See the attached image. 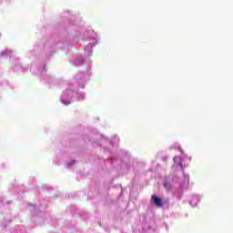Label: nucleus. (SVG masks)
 Wrapping results in <instances>:
<instances>
[{
    "label": "nucleus",
    "mask_w": 233,
    "mask_h": 233,
    "mask_svg": "<svg viewBox=\"0 0 233 233\" xmlns=\"http://www.w3.org/2000/svg\"><path fill=\"white\" fill-rule=\"evenodd\" d=\"M90 77V73L80 72L75 76L74 82L68 85V87L64 90L60 96V103L62 105H72L74 101H85L86 94L78 88H85L86 81Z\"/></svg>",
    "instance_id": "nucleus-1"
},
{
    "label": "nucleus",
    "mask_w": 233,
    "mask_h": 233,
    "mask_svg": "<svg viewBox=\"0 0 233 233\" xmlns=\"http://www.w3.org/2000/svg\"><path fill=\"white\" fill-rule=\"evenodd\" d=\"M183 174V179H179L177 177H174L173 178H166L164 180V187L166 190H172L173 188H187L190 183V177L185 173Z\"/></svg>",
    "instance_id": "nucleus-2"
},
{
    "label": "nucleus",
    "mask_w": 233,
    "mask_h": 233,
    "mask_svg": "<svg viewBox=\"0 0 233 233\" xmlns=\"http://www.w3.org/2000/svg\"><path fill=\"white\" fill-rule=\"evenodd\" d=\"M181 156H176L173 158L174 165L173 167H177L178 170H184L185 167H187V161L190 163L192 160V157H188L187 155H185L182 149H180Z\"/></svg>",
    "instance_id": "nucleus-3"
},
{
    "label": "nucleus",
    "mask_w": 233,
    "mask_h": 233,
    "mask_svg": "<svg viewBox=\"0 0 233 233\" xmlns=\"http://www.w3.org/2000/svg\"><path fill=\"white\" fill-rule=\"evenodd\" d=\"M38 74L40 76V81L46 85H49V86L56 85V79H54L52 76L46 74L45 64L38 68Z\"/></svg>",
    "instance_id": "nucleus-4"
},
{
    "label": "nucleus",
    "mask_w": 233,
    "mask_h": 233,
    "mask_svg": "<svg viewBox=\"0 0 233 233\" xmlns=\"http://www.w3.org/2000/svg\"><path fill=\"white\" fill-rule=\"evenodd\" d=\"M88 45L84 48L86 56L90 57L92 56V48L97 45V35L95 32H91V35L88 37Z\"/></svg>",
    "instance_id": "nucleus-5"
},
{
    "label": "nucleus",
    "mask_w": 233,
    "mask_h": 233,
    "mask_svg": "<svg viewBox=\"0 0 233 233\" xmlns=\"http://www.w3.org/2000/svg\"><path fill=\"white\" fill-rule=\"evenodd\" d=\"M41 52H44L46 56H52L56 52V46L51 42H46L41 47Z\"/></svg>",
    "instance_id": "nucleus-6"
},
{
    "label": "nucleus",
    "mask_w": 233,
    "mask_h": 233,
    "mask_svg": "<svg viewBox=\"0 0 233 233\" xmlns=\"http://www.w3.org/2000/svg\"><path fill=\"white\" fill-rule=\"evenodd\" d=\"M150 203H151V205H155V207H157V208H161V207H163V205H165V203H168V199H167L166 201H163V199H161V198L157 197V195H152Z\"/></svg>",
    "instance_id": "nucleus-7"
},
{
    "label": "nucleus",
    "mask_w": 233,
    "mask_h": 233,
    "mask_svg": "<svg viewBox=\"0 0 233 233\" xmlns=\"http://www.w3.org/2000/svg\"><path fill=\"white\" fill-rule=\"evenodd\" d=\"M201 201V195H192L189 199V205L191 207H198Z\"/></svg>",
    "instance_id": "nucleus-8"
},
{
    "label": "nucleus",
    "mask_w": 233,
    "mask_h": 233,
    "mask_svg": "<svg viewBox=\"0 0 233 233\" xmlns=\"http://www.w3.org/2000/svg\"><path fill=\"white\" fill-rule=\"evenodd\" d=\"M11 63L13 65V70L15 72H25V68L21 66V64H19V61L17 59L11 60Z\"/></svg>",
    "instance_id": "nucleus-9"
},
{
    "label": "nucleus",
    "mask_w": 233,
    "mask_h": 233,
    "mask_svg": "<svg viewBox=\"0 0 233 233\" xmlns=\"http://www.w3.org/2000/svg\"><path fill=\"white\" fill-rule=\"evenodd\" d=\"M70 63L74 66H81V65L85 63V59H83V56H76L75 58L70 60Z\"/></svg>",
    "instance_id": "nucleus-10"
},
{
    "label": "nucleus",
    "mask_w": 233,
    "mask_h": 233,
    "mask_svg": "<svg viewBox=\"0 0 233 233\" xmlns=\"http://www.w3.org/2000/svg\"><path fill=\"white\" fill-rule=\"evenodd\" d=\"M1 57H12V51L10 49H5L0 52Z\"/></svg>",
    "instance_id": "nucleus-11"
},
{
    "label": "nucleus",
    "mask_w": 233,
    "mask_h": 233,
    "mask_svg": "<svg viewBox=\"0 0 233 233\" xmlns=\"http://www.w3.org/2000/svg\"><path fill=\"white\" fill-rule=\"evenodd\" d=\"M76 163V161L74 160V159H72V160H70L69 162H67V163L66 164V167L67 168H72L73 167H75Z\"/></svg>",
    "instance_id": "nucleus-12"
},
{
    "label": "nucleus",
    "mask_w": 233,
    "mask_h": 233,
    "mask_svg": "<svg viewBox=\"0 0 233 233\" xmlns=\"http://www.w3.org/2000/svg\"><path fill=\"white\" fill-rule=\"evenodd\" d=\"M174 196H175L177 199H179L180 198H182L183 192H182V191H179L178 193H175Z\"/></svg>",
    "instance_id": "nucleus-13"
},
{
    "label": "nucleus",
    "mask_w": 233,
    "mask_h": 233,
    "mask_svg": "<svg viewBox=\"0 0 233 233\" xmlns=\"http://www.w3.org/2000/svg\"><path fill=\"white\" fill-rule=\"evenodd\" d=\"M110 161H111L113 167H116V161H117V159H116V158H111Z\"/></svg>",
    "instance_id": "nucleus-14"
},
{
    "label": "nucleus",
    "mask_w": 233,
    "mask_h": 233,
    "mask_svg": "<svg viewBox=\"0 0 233 233\" xmlns=\"http://www.w3.org/2000/svg\"><path fill=\"white\" fill-rule=\"evenodd\" d=\"M34 210H35V206H31L30 211L34 212Z\"/></svg>",
    "instance_id": "nucleus-15"
},
{
    "label": "nucleus",
    "mask_w": 233,
    "mask_h": 233,
    "mask_svg": "<svg viewBox=\"0 0 233 233\" xmlns=\"http://www.w3.org/2000/svg\"><path fill=\"white\" fill-rule=\"evenodd\" d=\"M175 148H181V147L179 145H176Z\"/></svg>",
    "instance_id": "nucleus-16"
},
{
    "label": "nucleus",
    "mask_w": 233,
    "mask_h": 233,
    "mask_svg": "<svg viewBox=\"0 0 233 233\" xmlns=\"http://www.w3.org/2000/svg\"><path fill=\"white\" fill-rule=\"evenodd\" d=\"M107 143H109V145H112V141L110 140H107Z\"/></svg>",
    "instance_id": "nucleus-17"
}]
</instances>
